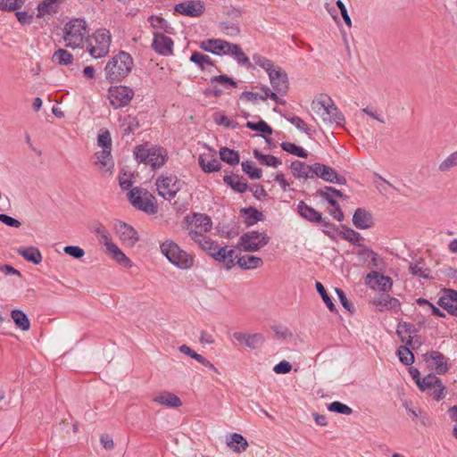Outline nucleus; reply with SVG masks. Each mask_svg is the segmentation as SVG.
<instances>
[{
  "label": "nucleus",
  "mask_w": 457,
  "mask_h": 457,
  "mask_svg": "<svg viewBox=\"0 0 457 457\" xmlns=\"http://www.w3.org/2000/svg\"><path fill=\"white\" fill-rule=\"evenodd\" d=\"M133 59L126 52H120L112 56L105 66V78L111 82H119L125 79L132 71Z\"/></svg>",
  "instance_id": "f257e3e1"
},
{
  "label": "nucleus",
  "mask_w": 457,
  "mask_h": 457,
  "mask_svg": "<svg viewBox=\"0 0 457 457\" xmlns=\"http://www.w3.org/2000/svg\"><path fill=\"white\" fill-rule=\"evenodd\" d=\"M162 253L176 267L188 270L194 265V257L179 247L174 241L168 239L160 245Z\"/></svg>",
  "instance_id": "f03ea898"
},
{
  "label": "nucleus",
  "mask_w": 457,
  "mask_h": 457,
  "mask_svg": "<svg viewBox=\"0 0 457 457\" xmlns=\"http://www.w3.org/2000/svg\"><path fill=\"white\" fill-rule=\"evenodd\" d=\"M312 109L320 116L325 123L344 127L345 116L331 98L327 97L326 99L313 101Z\"/></svg>",
  "instance_id": "7ed1b4c3"
},
{
  "label": "nucleus",
  "mask_w": 457,
  "mask_h": 457,
  "mask_svg": "<svg viewBox=\"0 0 457 457\" xmlns=\"http://www.w3.org/2000/svg\"><path fill=\"white\" fill-rule=\"evenodd\" d=\"M135 158L138 162L150 165L153 169L162 167L167 161V152L160 146L140 145L135 148Z\"/></svg>",
  "instance_id": "20e7f679"
},
{
  "label": "nucleus",
  "mask_w": 457,
  "mask_h": 457,
  "mask_svg": "<svg viewBox=\"0 0 457 457\" xmlns=\"http://www.w3.org/2000/svg\"><path fill=\"white\" fill-rule=\"evenodd\" d=\"M128 198L137 210L150 215L155 214L158 212V205L154 195L145 188L133 187L128 193Z\"/></svg>",
  "instance_id": "39448f33"
},
{
  "label": "nucleus",
  "mask_w": 457,
  "mask_h": 457,
  "mask_svg": "<svg viewBox=\"0 0 457 457\" xmlns=\"http://www.w3.org/2000/svg\"><path fill=\"white\" fill-rule=\"evenodd\" d=\"M88 34L87 22L83 19H73L64 27L65 46L71 48L80 47Z\"/></svg>",
  "instance_id": "423d86ee"
},
{
  "label": "nucleus",
  "mask_w": 457,
  "mask_h": 457,
  "mask_svg": "<svg viewBox=\"0 0 457 457\" xmlns=\"http://www.w3.org/2000/svg\"><path fill=\"white\" fill-rule=\"evenodd\" d=\"M111 40L109 30L97 29L88 39L87 49L90 55L96 59L105 56L109 53Z\"/></svg>",
  "instance_id": "0eeeda50"
},
{
  "label": "nucleus",
  "mask_w": 457,
  "mask_h": 457,
  "mask_svg": "<svg viewBox=\"0 0 457 457\" xmlns=\"http://www.w3.org/2000/svg\"><path fill=\"white\" fill-rule=\"evenodd\" d=\"M182 185L183 182L172 174L161 175L155 181L158 195L169 201L173 199L177 193L181 190Z\"/></svg>",
  "instance_id": "6e6552de"
},
{
  "label": "nucleus",
  "mask_w": 457,
  "mask_h": 457,
  "mask_svg": "<svg viewBox=\"0 0 457 457\" xmlns=\"http://www.w3.org/2000/svg\"><path fill=\"white\" fill-rule=\"evenodd\" d=\"M269 241L270 237L266 233L252 230L239 237L237 247L245 252H256L265 246Z\"/></svg>",
  "instance_id": "1a4fd4ad"
},
{
  "label": "nucleus",
  "mask_w": 457,
  "mask_h": 457,
  "mask_svg": "<svg viewBox=\"0 0 457 457\" xmlns=\"http://www.w3.org/2000/svg\"><path fill=\"white\" fill-rule=\"evenodd\" d=\"M418 387L428 394L436 401H440L445 397V386L442 380L435 374H428L425 376L420 383Z\"/></svg>",
  "instance_id": "9d476101"
},
{
  "label": "nucleus",
  "mask_w": 457,
  "mask_h": 457,
  "mask_svg": "<svg viewBox=\"0 0 457 457\" xmlns=\"http://www.w3.org/2000/svg\"><path fill=\"white\" fill-rule=\"evenodd\" d=\"M134 96V91L125 86L111 87L108 90V98L113 108L127 106Z\"/></svg>",
  "instance_id": "9b49d317"
},
{
  "label": "nucleus",
  "mask_w": 457,
  "mask_h": 457,
  "mask_svg": "<svg viewBox=\"0 0 457 457\" xmlns=\"http://www.w3.org/2000/svg\"><path fill=\"white\" fill-rule=\"evenodd\" d=\"M268 76L273 90L281 96H286L289 89V81L287 72L281 67H276Z\"/></svg>",
  "instance_id": "f8f14e48"
},
{
  "label": "nucleus",
  "mask_w": 457,
  "mask_h": 457,
  "mask_svg": "<svg viewBox=\"0 0 457 457\" xmlns=\"http://www.w3.org/2000/svg\"><path fill=\"white\" fill-rule=\"evenodd\" d=\"M314 178H320L326 182L345 185L346 179L345 177L339 175L333 168L320 163H314Z\"/></svg>",
  "instance_id": "ddd939ff"
},
{
  "label": "nucleus",
  "mask_w": 457,
  "mask_h": 457,
  "mask_svg": "<svg viewBox=\"0 0 457 457\" xmlns=\"http://www.w3.org/2000/svg\"><path fill=\"white\" fill-rule=\"evenodd\" d=\"M366 283L373 289L377 288L382 292H388L391 290L393 281L388 276H384L377 271H371L366 276Z\"/></svg>",
  "instance_id": "4468645a"
},
{
  "label": "nucleus",
  "mask_w": 457,
  "mask_h": 457,
  "mask_svg": "<svg viewBox=\"0 0 457 457\" xmlns=\"http://www.w3.org/2000/svg\"><path fill=\"white\" fill-rule=\"evenodd\" d=\"M437 304L446 310L451 315L457 318V291L452 288H445L438 299Z\"/></svg>",
  "instance_id": "2eb2a0df"
},
{
  "label": "nucleus",
  "mask_w": 457,
  "mask_h": 457,
  "mask_svg": "<svg viewBox=\"0 0 457 457\" xmlns=\"http://www.w3.org/2000/svg\"><path fill=\"white\" fill-rule=\"evenodd\" d=\"M152 47L159 54L168 56L172 54L173 41L162 33L154 32Z\"/></svg>",
  "instance_id": "dca6fc26"
},
{
  "label": "nucleus",
  "mask_w": 457,
  "mask_h": 457,
  "mask_svg": "<svg viewBox=\"0 0 457 457\" xmlns=\"http://www.w3.org/2000/svg\"><path fill=\"white\" fill-rule=\"evenodd\" d=\"M233 337L240 344L250 349H259L264 343V337L262 333L246 334L235 332Z\"/></svg>",
  "instance_id": "f3484780"
},
{
  "label": "nucleus",
  "mask_w": 457,
  "mask_h": 457,
  "mask_svg": "<svg viewBox=\"0 0 457 457\" xmlns=\"http://www.w3.org/2000/svg\"><path fill=\"white\" fill-rule=\"evenodd\" d=\"M175 11L182 15L199 17L204 13V6L200 1H187L176 4Z\"/></svg>",
  "instance_id": "a211bd4d"
},
{
  "label": "nucleus",
  "mask_w": 457,
  "mask_h": 457,
  "mask_svg": "<svg viewBox=\"0 0 457 457\" xmlns=\"http://www.w3.org/2000/svg\"><path fill=\"white\" fill-rule=\"evenodd\" d=\"M117 234L120 240L128 246H134L138 241L137 231L125 222L119 221L115 226Z\"/></svg>",
  "instance_id": "6ab92c4d"
},
{
  "label": "nucleus",
  "mask_w": 457,
  "mask_h": 457,
  "mask_svg": "<svg viewBox=\"0 0 457 457\" xmlns=\"http://www.w3.org/2000/svg\"><path fill=\"white\" fill-rule=\"evenodd\" d=\"M95 165L101 172L112 173L114 168V162L112 155V150H101L95 154Z\"/></svg>",
  "instance_id": "aec40b11"
},
{
  "label": "nucleus",
  "mask_w": 457,
  "mask_h": 457,
  "mask_svg": "<svg viewBox=\"0 0 457 457\" xmlns=\"http://www.w3.org/2000/svg\"><path fill=\"white\" fill-rule=\"evenodd\" d=\"M290 169L295 179H314V163L307 164L301 161H294L291 162Z\"/></svg>",
  "instance_id": "412c9836"
},
{
  "label": "nucleus",
  "mask_w": 457,
  "mask_h": 457,
  "mask_svg": "<svg viewBox=\"0 0 457 457\" xmlns=\"http://www.w3.org/2000/svg\"><path fill=\"white\" fill-rule=\"evenodd\" d=\"M190 238L195 241L204 251L207 252L211 256L213 252L218 248L219 245L201 231L191 229L188 232Z\"/></svg>",
  "instance_id": "4be33fe9"
},
{
  "label": "nucleus",
  "mask_w": 457,
  "mask_h": 457,
  "mask_svg": "<svg viewBox=\"0 0 457 457\" xmlns=\"http://www.w3.org/2000/svg\"><path fill=\"white\" fill-rule=\"evenodd\" d=\"M353 225L360 229H367L374 225V219L370 212L362 208H358L353 216Z\"/></svg>",
  "instance_id": "5701e85b"
},
{
  "label": "nucleus",
  "mask_w": 457,
  "mask_h": 457,
  "mask_svg": "<svg viewBox=\"0 0 457 457\" xmlns=\"http://www.w3.org/2000/svg\"><path fill=\"white\" fill-rule=\"evenodd\" d=\"M236 256L233 249L220 246L212 253V257L219 262H223L227 269H231L235 265Z\"/></svg>",
  "instance_id": "b1692460"
},
{
  "label": "nucleus",
  "mask_w": 457,
  "mask_h": 457,
  "mask_svg": "<svg viewBox=\"0 0 457 457\" xmlns=\"http://www.w3.org/2000/svg\"><path fill=\"white\" fill-rule=\"evenodd\" d=\"M297 212L299 215L312 223L321 222L322 214L314 208L309 206L303 201H300L297 204Z\"/></svg>",
  "instance_id": "393cba45"
},
{
  "label": "nucleus",
  "mask_w": 457,
  "mask_h": 457,
  "mask_svg": "<svg viewBox=\"0 0 457 457\" xmlns=\"http://www.w3.org/2000/svg\"><path fill=\"white\" fill-rule=\"evenodd\" d=\"M428 358L432 361V365L437 374H445L448 371L449 365L447 363L446 358L440 352L431 351L425 355L427 361H428Z\"/></svg>",
  "instance_id": "a878e982"
},
{
  "label": "nucleus",
  "mask_w": 457,
  "mask_h": 457,
  "mask_svg": "<svg viewBox=\"0 0 457 457\" xmlns=\"http://www.w3.org/2000/svg\"><path fill=\"white\" fill-rule=\"evenodd\" d=\"M237 264L242 270H254L263 265L262 258L253 255L236 256Z\"/></svg>",
  "instance_id": "bb28decb"
},
{
  "label": "nucleus",
  "mask_w": 457,
  "mask_h": 457,
  "mask_svg": "<svg viewBox=\"0 0 457 457\" xmlns=\"http://www.w3.org/2000/svg\"><path fill=\"white\" fill-rule=\"evenodd\" d=\"M240 213L246 227H251L263 219L262 212L254 207L242 208Z\"/></svg>",
  "instance_id": "cd10ccee"
},
{
  "label": "nucleus",
  "mask_w": 457,
  "mask_h": 457,
  "mask_svg": "<svg viewBox=\"0 0 457 457\" xmlns=\"http://www.w3.org/2000/svg\"><path fill=\"white\" fill-rule=\"evenodd\" d=\"M374 303L380 312L394 310L400 307V302L398 299L386 294H382L377 300H375Z\"/></svg>",
  "instance_id": "c85d7f7f"
},
{
  "label": "nucleus",
  "mask_w": 457,
  "mask_h": 457,
  "mask_svg": "<svg viewBox=\"0 0 457 457\" xmlns=\"http://www.w3.org/2000/svg\"><path fill=\"white\" fill-rule=\"evenodd\" d=\"M17 253L33 264H39L42 262V254L37 247H20Z\"/></svg>",
  "instance_id": "c756f323"
},
{
  "label": "nucleus",
  "mask_w": 457,
  "mask_h": 457,
  "mask_svg": "<svg viewBox=\"0 0 457 457\" xmlns=\"http://www.w3.org/2000/svg\"><path fill=\"white\" fill-rule=\"evenodd\" d=\"M198 163L203 170L207 173L219 171L221 169L220 162L214 156H211L208 159L205 154H201L198 158Z\"/></svg>",
  "instance_id": "7c9ffc66"
},
{
  "label": "nucleus",
  "mask_w": 457,
  "mask_h": 457,
  "mask_svg": "<svg viewBox=\"0 0 457 457\" xmlns=\"http://www.w3.org/2000/svg\"><path fill=\"white\" fill-rule=\"evenodd\" d=\"M317 194L324 198L333 207L337 208L338 203L335 200V196L345 197L341 191L332 187H325L317 191Z\"/></svg>",
  "instance_id": "2f4dec72"
},
{
  "label": "nucleus",
  "mask_w": 457,
  "mask_h": 457,
  "mask_svg": "<svg viewBox=\"0 0 457 457\" xmlns=\"http://www.w3.org/2000/svg\"><path fill=\"white\" fill-rule=\"evenodd\" d=\"M155 403H158L162 405H165L171 408H177L182 405V402L176 395L164 392L154 398Z\"/></svg>",
  "instance_id": "473e14b6"
},
{
  "label": "nucleus",
  "mask_w": 457,
  "mask_h": 457,
  "mask_svg": "<svg viewBox=\"0 0 457 457\" xmlns=\"http://www.w3.org/2000/svg\"><path fill=\"white\" fill-rule=\"evenodd\" d=\"M228 446L236 453H242L248 447L246 439L237 433L230 435V438L227 441Z\"/></svg>",
  "instance_id": "72a5a7b5"
},
{
  "label": "nucleus",
  "mask_w": 457,
  "mask_h": 457,
  "mask_svg": "<svg viewBox=\"0 0 457 457\" xmlns=\"http://www.w3.org/2000/svg\"><path fill=\"white\" fill-rule=\"evenodd\" d=\"M11 317L14 324L17 326V328L23 331H27L29 329L30 322L27 314L24 312L18 309H14L11 312Z\"/></svg>",
  "instance_id": "f704fd0d"
},
{
  "label": "nucleus",
  "mask_w": 457,
  "mask_h": 457,
  "mask_svg": "<svg viewBox=\"0 0 457 457\" xmlns=\"http://www.w3.org/2000/svg\"><path fill=\"white\" fill-rule=\"evenodd\" d=\"M224 182L237 193H244L248 187L247 183L237 175H226Z\"/></svg>",
  "instance_id": "c9c22d12"
},
{
  "label": "nucleus",
  "mask_w": 457,
  "mask_h": 457,
  "mask_svg": "<svg viewBox=\"0 0 457 457\" xmlns=\"http://www.w3.org/2000/svg\"><path fill=\"white\" fill-rule=\"evenodd\" d=\"M191 222L195 228H202L204 232H208L212 228V220L206 214L195 213Z\"/></svg>",
  "instance_id": "e433bc0d"
},
{
  "label": "nucleus",
  "mask_w": 457,
  "mask_h": 457,
  "mask_svg": "<svg viewBox=\"0 0 457 457\" xmlns=\"http://www.w3.org/2000/svg\"><path fill=\"white\" fill-rule=\"evenodd\" d=\"M409 270L413 276H418L422 278H428L430 277V270L426 267L423 261L411 262Z\"/></svg>",
  "instance_id": "4c0bfd02"
},
{
  "label": "nucleus",
  "mask_w": 457,
  "mask_h": 457,
  "mask_svg": "<svg viewBox=\"0 0 457 457\" xmlns=\"http://www.w3.org/2000/svg\"><path fill=\"white\" fill-rule=\"evenodd\" d=\"M106 251L108 254H110L119 263L124 266L130 265V260L124 254V253L121 252V250L115 244L108 245Z\"/></svg>",
  "instance_id": "58836bf2"
},
{
  "label": "nucleus",
  "mask_w": 457,
  "mask_h": 457,
  "mask_svg": "<svg viewBox=\"0 0 457 457\" xmlns=\"http://www.w3.org/2000/svg\"><path fill=\"white\" fill-rule=\"evenodd\" d=\"M253 155L262 164L269 167L277 168L281 165V161L278 158L270 154H263L257 149L253 151Z\"/></svg>",
  "instance_id": "ea45409f"
},
{
  "label": "nucleus",
  "mask_w": 457,
  "mask_h": 457,
  "mask_svg": "<svg viewBox=\"0 0 457 457\" xmlns=\"http://www.w3.org/2000/svg\"><path fill=\"white\" fill-rule=\"evenodd\" d=\"M220 160L224 162H227L229 165H236L239 162V154L232 149L228 147H221L220 149Z\"/></svg>",
  "instance_id": "a19ab883"
},
{
  "label": "nucleus",
  "mask_w": 457,
  "mask_h": 457,
  "mask_svg": "<svg viewBox=\"0 0 457 457\" xmlns=\"http://www.w3.org/2000/svg\"><path fill=\"white\" fill-rule=\"evenodd\" d=\"M58 0H45L37 6V17H44L46 14H54L57 12Z\"/></svg>",
  "instance_id": "79ce46f5"
},
{
  "label": "nucleus",
  "mask_w": 457,
  "mask_h": 457,
  "mask_svg": "<svg viewBox=\"0 0 457 457\" xmlns=\"http://www.w3.org/2000/svg\"><path fill=\"white\" fill-rule=\"evenodd\" d=\"M222 41V39H208L201 42L200 47L206 52L221 54Z\"/></svg>",
  "instance_id": "37998d69"
},
{
  "label": "nucleus",
  "mask_w": 457,
  "mask_h": 457,
  "mask_svg": "<svg viewBox=\"0 0 457 457\" xmlns=\"http://www.w3.org/2000/svg\"><path fill=\"white\" fill-rule=\"evenodd\" d=\"M190 61L196 64L201 70H204L206 67L213 65L211 57L200 52H193Z\"/></svg>",
  "instance_id": "c03bdc74"
},
{
  "label": "nucleus",
  "mask_w": 457,
  "mask_h": 457,
  "mask_svg": "<svg viewBox=\"0 0 457 457\" xmlns=\"http://www.w3.org/2000/svg\"><path fill=\"white\" fill-rule=\"evenodd\" d=\"M342 231H340L341 237L349 241L350 243L361 246V245L360 242L363 239L361 234L350 228L342 227Z\"/></svg>",
  "instance_id": "a18cd8bd"
},
{
  "label": "nucleus",
  "mask_w": 457,
  "mask_h": 457,
  "mask_svg": "<svg viewBox=\"0 0 457 457\" xmlns=\"http://www.w3.org/2000/svg\"><path fill=\"white\" fill-rule=\"evenodd\" d=\"M280 146L281 148L291 154H294L295 156H298V157H301V158H307L308 157V153L306 150H304L303 147L301 146H298L293 143H290V142H282L280 144Z\"/></svg>",
  "instance_id": "49530a36"
},
{
  "label": "nucleus",
  "mask_w": 457,
  "mask_h": 457,
  "mask_svg": "<svg viewBox=\"0 0 457 457\" xmlns=\"http://www.w3.org/2000/svg\"><path fill=\"white\" fill-rule=\"evenodd\" d=\"M53 61L61 65H68L72 63L73 56L65 49H58L53 54Z\"/></svg>",
  "instance_id": "de8ad7c7"
},
{
  "label": "nucleus",
  "mask_w": 457,
  "mask_h": 457,
  "mask_svg": "<svg viewBox=\"0 0 457 457\" xmlns=\"http://www.w3.org/2000/svg\"><path fill=\"white\" fill-rule=\"evenodd\" d=\"M253 60L256 65L262 68L268 74H270V72H271L272 71H274L276 69L274 62L271 60H270L261 54H253Z\"/></svg>",
  "instance_id": "09e8293b"
},
{
  "label": "nucleus",
  "mask_w": 457,
  "mask_h": 457,
  "mask_svg": "<svg viewBox=\"0 0 457 457\" xmlns=\"http://www.w3.org/2000/svg\"><path fill=\"white\" fill-rule=\"evenodd\" d=\"M210 84L211 85L220 84L224 88L237 87V83L233 79H231L230 77L227 76V75H218V76H214V77L211 78Z\"/></svg>",
  "instance_id": "8fccbe9b"
},
{
  "label": "nucleus",
  "mask_w": 457,
  "mask_h": 457,
  "mask_svg": "<svg viewBox=\"0 0 457 457\" xmlns=\"http://www.w3.org/2000/svg\"><path fill=\"white\" fill-rule=\"evenodd\" d=\"M457 167V150L449 154L438 166V170L447 172Z\"/></svg>",
  "instance_id": "3c124183"
},
{
  "label": "nucleus",
  "mask_w": 457,
  "mask_h": 457,
  "mask_svg": "<svg viewBox=\"0 0 457 457\" xmlns=\"http://www.w3.org/2000/svg\"><path fill=\"white\" fill-rule=\"evenodd\" d=\"M242 170L245 173H246L250 179H257L262 177V170L256 168L252 162L246 161L243 162L242 164Z\"/></svg>",
  "instance_id": "603ef678"
},
{
  "label": "nucleus",
  "mask_w": 457,
  "mask_h": 457,
  "mask_svg": "<svg viewBox=\"0 0 457 457\" xmlns=\"http://www.w3.org/2000/svg\"><path fill=\"white\" fill-rule=\"evenodd\" d=\"M261 90L264 93V95H260V100L265 101L267 98H270L274 102H276L278 104H285L286 101L279 97V94H278L275 90H271L267 86H262L261 87Z\"/></svg>",
  "instance_id": "864d4df0"
},
{
  "label": "nucleus",
  "mask_w": 457,
  "mask_h": 457,
  "mask_svg": "<svg viewBox=\"0 0 457 457\" xmlns=\"http://www.w3.org/2000/svg\"><path fill=\"white\" fill-rule=\"evenodd\" d=\"M149 22L153 28L162 29L166 33H170V30L172 29L168 21L159 16H151L149 18Z\"/></svg>",
  "instance_id": "5fc2aeb1"
},
{
  "label": "nucleus",
  "mask_w": 457,
  "mask_h": 457,
  "mask_svg": "<svg viewBox=\"0 0 457 457\" xmlns=\"http://www.w3.org/2000/svg\"><path fill=\"white\" fill-rule=\"evenodd\" d=\"M315 287H316L317 292L321 296L323 302L325 303V304L327 305L328 310L330 312H337V308H336L334 303L332 302L331 298L328 295V293H327L325 287H323V285L320 282H316Z\"/></svg>",
  "instance_id": "6e6d98bb"
},
{
  "label": "nucleus",
  "mask_w": 457,
  "mask_h": 457,
  "mask_svg": "<svg viewBox=\"0 0 457 457\" xmlns=\"http://www.w3.org/2000/svg\"><path fill=\"white\" fill-rule=\"evenodd\" d=\"M399 360L404 365H411L414 362V355L407 346L402 345L398 348Z\"/></svg>",
  "instance_id": "4d7b16f0"
},
{
  "label": "nucleus",
  "mask_w": 457,
  "mask_h": 457,
  "mask_svg": "<svg viewBox=\"0 0 457 457\" xmlns=\"http://www.w3.org/2000/svg\"><path fill=\"white\" fill-rule=\"evenodd\" d=\"M415 332V328H414V326L411 323H408V322H400L398 325H397V328H396V333L398 336H402L403 334H408L409 335V339L406 341V345H411V335L413 334Z\"/></svg>",
  "instance_id": "13d9d810"
},
{
  "label": "nucleus",
  "mask_w": 457,
  "mask_h": 457,
  "mask_svg": "<svg viewBox=\"0 0 457 457\" xmlns=\"http://www.w3.org/2000/svg\"><path fill=\"white\" fill-rule=\"evenodd\" d=\"M220 30L227 36L235 37L240 32L239 27L230 21L220 22L219 25Z\"/></svg>",
  "instance_id": "bf43d9fd"
},
{
  "label": "nucleus",
  "mask_w": 457,
  "mask_h": 457,
  "mask_svg": "<svg viewBox=\"0 0 457 457\" xmlns=\"http://www.w3.org/2000/svg\"><path fill=\"white\" fill-rule=\"evenodd\" d=\"M120 126L122 128L123 133L125 135H128L133 133L136 129H137L139 127V123L136 118L128 116L122 120Z\"/></svg>",
  "instance_id": "052dcab7"
},
{
  "label": "nucleus",
  "mask_w": 457,
  "mask_h": 457,
  "mask_svg": "<svg viewBox=\"0 0 457 457\" xmlns=\"http://www.w3.org/2000/svg\"><path fill=\"white\" fill-rule=\"evenodd\" d=\"M246 128L249 129L259 131L262 133H266L270 135L272 133V129L270 125H268L264 120H260L258 122L247 121L245 124Z\"/></svg>",
  "instance_id": "680f3d73"
},
{
  "label": "nucleus",
  "mask_w": 457,
  "mask_h": 457,
  "mask_svg": "<svg viewBox=\"0 0 457 457\" xmlns=\"http://www.w3.org/2000/svg\"><path fill=\"white\" fill-rule=\"evenodd\" d=\"M287 120L291 124L295 126L299 130L306 133L309 136L312 135L311 129L308 127V125L305 123V121L303 119H301L300 117H298V116H287Z\"/></svg>",
  "instance_id": "e2e57ef3"
},
{
  "label": "nucleus",
  "mask_w": 457,
  "mask_h": 457,
  "mask_svg": "<svg viewBox=\"0 0 457 457\" xmlns=\"http://www.w3.org/2000/svg\"><path fill=\"white\" fill-rule=\"evenodd\" d=\"M97 145L101 147L102 150H112V137L108 130L98 135Z\"/></svg>",
  "instance_id": "0e129e2a"
},
{
  "label": "nucleus",
  "mask_w": 457,
  "mask_h": 457,
  "mask_svg": "<svg viewBox=\"0 0 457 457\" xmlns=\"http://www.w3.org/2000/svg\"><path fill=\"white\" fill-rule=\"evenodd\" d=\"M25 3V0H5L0 2V9L2 11L12 12L20 9Z\"/></svg>",
  "instance_id": "69168bd1"
},
{
  "label": "nucleus",
  "mask_w": 457,
  "mask_h": 457,
  "mask_svg": "<svg viewBox=\"0 0 457 457\" xmlns=\"http://www.w3.org/2000/svg\"><path fill=\"white\" fill-rule=\"evenodd\" d=\"M328 410L330 411L350 415L353 412V410L347 406L346 404L342 403L341 402L335 401L328 405Z\"/></svg>",
  "instance_id": "338daca9"
},
{
  "label": "nucleus",
  "mask_w": 457,
  "mask_h": 457,
  "mask_svg": "<svg viewBox=\"0 0 457 457\" xmlns=\"http://www.w3.org/2000/svg\"><path fill=\"white\" fill-rule=\"evenodd\" d=\"M232 57L237 61V62L240 65H248L249 67H253L250 63L249 58L243 52L241 47L237 45V49L234 50Z\"/></svg>",
  "instance_id": "774afa93"
}]
</instances>
